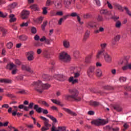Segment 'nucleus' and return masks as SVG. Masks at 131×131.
<instances>
[{
    "label": "nucleus",
    "instance_id": "nucleus-37",
    "mask_svg": "<svg viewBox=\"0 0 131 131\" xmlns=\"http://www.w3.org/2000/svg\"><path fill=\"white\" fill-rule=\"evenodd\" d=\"M48 25V21L46 20L43 23V24L41 25L42 30L44 31L46 29V26Z\"/></svg>",
    "mask_w": 131,
    "mask_h": 131
},
{
    "label": "nucleus",
    "instance_id": "nucleus-7",
    "mask_svg": "<svg viewBox=\"0 0 131 131\" xmlns=\"http://www.w3.org/2000/svg\"><path fill=\"white\" fill-rule=\"evenodd\" d=\"M86 27L88 28H94V29H98L99 28V25L96 24L94 21H89L86 24Z\"/></svg>",
    "mask_w": 131,
    "mask_h": 131
},
{
    "label": "nucleus",
    "instance_id": "nucleus-60",
    "mask_svg": "<svg viewBox=\"0 0 131 131\" xmlns=\"http://www.w3.org/2000/svg\"><path fill=\"white\" fill-rule=\"evenodd\" d=\"M33 106H34V103L31 102L29 104L28 108L30 109H32V108H33Z\"/></svg>",
    "mask_w": 131,
    "mask_h": 131
},
{
    "label": "nucleus",
    "instance_id": "nucleus-50",
    "mask_svg": "<svg viewBox=\"0 0 131 131\" xmlns=\"http://www.w3.org/2000/svg\"><path fill=\"white\" fill-rule=\"evenodd\" d=\"M124 89L126 91H128V92H131V86H124Z\"/></svg>",
    "mask_w": 131,
    "mask_h": 131
},
{
    "label": "nucleus",
    "instance_id": "nucleus-10",
    "mask_svg": "<svg viewBox=\"0 0 131 131\" xmlns=\"http://www.w3.org/2000/svg\"><path fill=\"white\" fill-rule=\"evenodd\" d=\"M95 67L91 66L88 69L87 71V74L89 77H92V76L95 74Z\"/></svg>",
    "mask_w": 131,
    "mask_h": 131
},
{
    "label": "nucleus",
    "instance_id": "nucleus-53",
    "mask_svg": "<svg viewBox=\"0 0 131 131\" xmlns=\"http://www.w3.org/2000/svg\"><path fill=\"white\" fill-rule=\"evenodd\" d=\"M43 55L45 58H47V59H49L50 58V54L47 52H43Z\"/></svg>",
    "mask_w": 131,
    "mask_h": 131
},
{
    "label": "nucleus",
    "instance_id": "nucleus-42",
    "mask_svg": "<svg viewBox=\"0 0 131 131\" xmlns=\"http://www.w3.org/2000/svg\"><path fill=\"white\" fill-rule=\"evenodd\" d=\"M104 90H114V88L112 86L106 85L103 87Z\"/></svg>",
    "mask_w": 131,
    "mask_h": 131
},
{
    "label": "nucleus",
    "instance_id": "nucleus-51",
    "mask_svg": "<svg viewBox=\"0 0 131 131\" xmlns=\"http://www.w3.org/2000/svg\"><path fill=\"white\" fill-rule=\"evenodd\" d=\"M120 82H124L126 80V78L123 77H121L119 79Z\"/></svg>",
    "mask_w": 131,
    "mask_h": 131
},
{
    "label": "nucleus",
    "instance_id": "nucleus-49",
    "mask_svg": "<svg viewBox=\"0 0 131 131\" xmlns=\"http://www.w3.org/2000/svg\"><path fill=\"white\" fill-rule=\"evenodd\" d=\"M7 47L8 49H12V48L13 47V43H12V42H9L7 43Z\"/></svg>",
    "mask_w": 131,
    "mask_h": 131
},
{
    "label": "nucleus",
    "instance_id": "nucleus-54",
    "mask_svg": "<svg viewBox=\"0 0 131 131\" xmlns=\"http://www.w3.org/2000/svg\"><path fill=\"white\" fill-rule=\"evenodd\" d=\"M112 19H113V20H114L115 22H116V21H118V19H119V17L116 16H113L112 17Z\"/></svg>",
    "mask_w": 131,
    "mask_h": 131
},
{
    "label": "nucleus",
    "instance_id": "nucleus-12",
    "mask_svg": "<svg viewBox=\"0 0 131 131\" xmlns=\"http://www.w3.org/2000/svg\"><path fill=\"white\" fill-rule=\"evenodd\" d=\"M29 17V11L27 10H23L21 12V17L22 19L25 20V19H27Z\"/></svg>",
    "mask_w": 131,
    "mask_h": 131
},
{
    "label": "nucleus",
    "instance_id": "nucleus-8",
    "mask_svg": "<svg viewBox=\"0 0 131 131\" xmlns=\"http://www.w3.org/2000/svg\"><path fill=\"white\" fill-rule=\"evenodd\" d=\"M102 55H103L104 61H105L106 63L112 62V57H111V55H109L107 52L102 53Z\"/></svg>",
    "mask_w": 131,
    "mask_h": 131
},
{
    "label": "nucleus",
    "instance_id": "nucleus-38",
    "mask_svg": "<svg viewBox=\"0 0 131 131\" xmlns=\"http://www.w3.org/2000/svg\"><path fill=\"white\" fill-rule=\"evenodd\" d=\"M30 8L32 10H34V11H37V10H38L37 5H36V4H34V5L31 6Z\"/></svg>",
    "mask_w": 131,
    "mask_h": 131
},
{
    "label": "nucleus",
    "instance_id": "nucleus-26",
    "mask_svg": "<svg viewBox=\"0 0 131 131\" xmlns=\"http://www.w3.org/2000/svg\"><path fill=\"white\" fill-rule=\"evenodd\" d=\"M104 31V28L103 27H99V29L97 30L96 29L94 30V33L95 34H98V33H100V32H103Z\"/></svg>",
    "mask_w": 131,
    "mask_h": 131
},
{
    "label": "nucleus",
    "instance_id": "nucleus-19",
    "mask_svg": "<svg viewBox=\"0 0 131 131\" xmlns=\"http://www.w3.org/2000/svg\"><path fill=\"white\" fill-rule=\"evenodd\" d=\"M95 74L97 77H101L103 75V72L102 70L98 69L96 70Z\"/></svg>",
    "mask_w": 131,
    "mask_h": 131
},
{
    "label": "nucleus",
    "instance_id": "nucleus-11",
    "mask_svg": "<svg viewBox=\"0 0 131 131\" xmlns=\"http://www.w3.org/2000/svg\"><path fill=\"white\" fill-rule=\"evenodd\" d=\"M13 108H14L15 110H13V112H12L13 116H16V115H17L18 117H20V116H22V115H23V113H17L18 112V107H17V106H14Z\"/></svg>",
    "mask_w": 131,
    "mask_h": 131
},
{
    "label": "nucleus",
    "instance_id": "nucleus-21",
    "mask_svg": "<svg viewBox=\"0 0 131 131\" xmlns=\"http://www.w3.org/2000/svg\"><path fill=\"white\" fill-rule=\"evenodd\" d=\"M13 68H16V65L13 63H8L6 66V69H9V70H12Z\"/></svg>",
    "mask_w": 131,
    "mask_h": 131
},
{
    "label": "nucleus",
    "instance_id": "nucleus-62",
    "mask_svg": "<svg viewBox=\"0 0 131 131\" xmlns=\"http://www.w3.org/2000/svg\"><path fill=\"white\" fill-rule=\"evenodd\" d=\"M117 44V41H116L115 39H113L112 40V46H115Z\"/></svg>",
    "mask_w": 131,
    "mask_h": 131
},
{
    "label": "nucleus",
    "instance_id": "nucleus-20",
    "mask_svg": "<svg viewBox=\"0 0 131 131\" xmlns=\"http://www.w3.org/2000/svg\"><path fill=\"white\" fill-rule=\"evenodd\" d=\"M34 110H36V112L38 113H41L42 112V108L39 107L38 105L35 104L34 106Z\"/></svg>",
    "mask_w": 131,
    "mask_h": 131
},
{
    "label": "nucleus",
    "instance_id": "nucleus-28",
    "mask_svg": "<svg viewBox=\"0 0 131 131\" xmlns=\"http://www.w3.org/2000/svg\"><path fill=\"white\" fill-rule=\"evenodd\" d=\"M93 57V54L89 55L85 59V63H90L91 62V59Z\"/></svg>",
    "mask_w": 131,
    "mask_h": 131
},
{
    "label": "nucleus",
    "instance_id": "nucleus-9",
    "mask_svg": "<svg viewBox=\"0 0 131 131\" xmlns=\"http://www.w3.org/2000/svg\"><path fill=\"white\" fill-rule=\"evenodd\" d=\"M21 69L25 71H27V72H29V73L31 74H33V70L31 69V68L27 65L23 64L21 66Z\"/></svg>",
    "mask_w": 131,
    "mask_h": 131
},
{
    "label": "nucleus",
    "instance_id": "nucleus-35",
    "mask_svg": "<svg viewBox=\"0 0 131 131\" xmlns=\"http://www.w3.org/2000/svg\"><path fill=\"white\" fill-rule=\"evenodd\" d=\"M19 38L20 40L25 41V40H27V36H26L25 35H22L19 37Z\"/></svg>",
    "mask_w": 131,
    "mask_h": 131
},
{
    "label": "nucleus",
    "instance_id": "nucleus-3",
    "mask_svg": "<svg viewBox=\"0 0 131 131\" xmlns=\"http://www.w3.org/2000/svg\"><path fill=\"white\" fill-rule=\"evenodd\" d=\"M69 93L71 94L70 95H66V100H70L72 99L74 101L76 102H80L81 101V97L78 96L79 92L76 89H70L69 90Z\"/></svg>",
    "mask_w": 131,
    "mask_h": 131
},
{
    "label": "nucleus",
    "instance_id": "nucleus-30",
    "mask_svg": "<svg viewBox=\"0 0 131 131\" xmlns=\"http://www.w3.org/2000/svg\"><path fill=\"white\" fill-rule=\"evenodd\" d=\"M120 63L121 65H127L128 63L127 62V60L126 58H124V59H122L120 61Z\"/></svg>",
    "mask_w": 131,
    "mask_h": 131
},
{
    "label": "nucleus",
    "instance_id": "nucleus-57",
    "mask_svg": "<svg viewBox=\"0 0 131 131\" xmlns=\"http://www.w3.org/2000/svg\"><path fill=\"white\" fill-rule=\"evenodd\" d=\"M28 26V22L27 23H23L21 25H20V27H27Z\"/></svg>",
    "mask_w": 131,
    "mask_h": 131
},
{
    "label": "nucleus",
    "instance_id": "nucleus-64",
    "mask_svg": "<svg viewBox=\"0 0 131 131\" xmlns=\"http://www.w3.org/2000/svg\"><path fill=\"white\" fill-rule=\"evenodd\" d=\"M114 39H115L117 41H119V39H120V35H117L114 37Z\"/></svg>",
    "mask_w": 131,
    "mask_h": 131
},
{
    "label": "nucleus",
    "instance_id": "nucleus-33",
    "mask_svg": "<svg viewBox=\"0 0 131 131\" xmlns=\"http://www.w3.org/2000/svg\"><path fill=\"white\" fill-rule=\"evenodd\" d=\"M2 81V83H12V80L9 79H3V80Z\"/></svg>",
    "mask_w": 131,
    "mask_h": 131
},
{
    "label": "nucleus",
    "instance_id": "nucleus-5",
    "mask_svg": "<svg viewBox=\"0 0 131 131\" xmlns=\"http://www.w3.org/2000/svg\"><path fill=\"white\" fill-rule=\"evenodd\" d=\"M59 59L63 62H69L70 56L66 52H62L60 54Z\"/></svg>",
    "mask_w": 131,
    "mask_h": 131
},
{
    "label": "nucleus",
    "instance_id": "nucleus-45",
    "mask_svg": "<svg viewBox=\"0 0 131 131\" xmlns=\"http://www.w3.org/2000/svg\"><path fill=\"white\" fill-rule=\"evenodd\" d=\"M1 31L3 33V36H5L6 34H7V30L2 28Z\"/></svg>",
    "mask_w": 131,
    "mask_h": 131
},
{
    "label": "nucleus",
    "instance_id": "nucleus-36",
    "mask_svg": "<svg viewBox=\"0 0 131 131\" xmlns=\"http://www.w3.org/2000/svg\"><path fill=\"white\" fill-rule=\"evenodd\" d=\"M55 7H56L57 9H61V8H62V2H59L56 3Z\"/></svg>",
    "mask_w": 131,
    "mask_h": 131
},
{
    "label": "nucleus",
    "instance_id": "nucleus-15",
    "mask_svg": "<svg viewBox=\"0 0 131 131\" xmlns=\"http://www.w3.org/2000/svg\"><path fill=\"white\" fill-rule=\"evenodd\" d=\"M62 110H63V111H65L69 114H70V115H72V116H76V115H77V114H76V113H75L74 112L70 110V109H69V108H66L65 107H63Z\"/></svg>",
    "mask_w": 131,
    "mask_h": 131
},
{
    "label": "nucleus",
    "instance_id": "nucleus-63",
    "mask_svg": "<svg viewBox=\"0 0 131 131\" xmlns=\"http://www.w3.org/2000/svg\"><path fill=\"white\" fill-rule=\"evenodd\" d=\"M49 129H50V128L49 127H46L45 126H43L41 128L42 131L49 130Z\"/></svg>",
    "mask_w": 131,
    "mask_h": 131
},
{
    "label": "nucleus",
    "instance_id": "nucleus-59",
    "mask_svg": "<svg viewBox=\"0 0 131 131\" xmlns=\"http://www.w3.org/2000/svg\"><path fill=\"white\" fill-rule=\"evenodd\" d=\"M43 19V18H42V17H40L37 18V21L38 22V23H39V24H40L41 22H42Z\"/></svg>",
    "mask_w": 131,
    "mask_h": 131
},
{
    "label": "nucleus",
    "instance_id": "nucleus-6",
    "mask_svg": "<svg viewBox=\"0 0 131 131\" xmlns=\"http://www.w3.org/2000/svg\"><path fill=\"white\" fill-rule=\"evenodd\" d=\"M100 46L101 49L98 51V53L96 55L97 59H100V58H101L102 55H103L104 53H106V52H105V48L107 47V44L106 43H101Z\"/></svg>",
    "mask_w": 131,
    "mask_h": 131
},
{
    "label": "nucleus",
    "instance_id": "nucleus-17",
    "mask_svg": "<svg viewBox=\"0 0 131 131\" xmlns=\"http://www.w3.org/2000/svg\"><path fill=\"white\" fill-rule=\"evenodd\" d=\"M72 0H63V4L66 8H69L71 6Z\"/></svg>",
    "mask_w": 131,
    "mask_h": 131
},
{
    "label": "nucleus",
    "instance_id": "nucleus-58",
    "mask_svg": "<svg viewBox=\"0 0 131 131\" xmlns=\"http://www.w3.org/2000/svg\"><path fill=\"white\" fill-rule=\"evenodd\" d=\"M70 16H71V17H77V16H79L78 14H77V13L76 12H72Z\"/></svg>",
    "mask_w": 131,
    "mask_h": 131
},
{
    "label": "nucleus",
    "instance_id": "nucleus-55",
    "mask_svg": "<svg viewBox=\"0 0 131 131\" xmlns=\"http://www.w3.org/2000/svg\"><path fill=\"white\" fill-rule=\"evenodd\" d=\"M58 128L59 130H62V131L66 130V127L65 126H58Z\"/></svg>",
    "mask_w": 131,
    "mask_h": 131
},
{
    "label": "nucleus",
    "instance_id": "nucleus-47",
    "mask_svg": "<svg viewBox=\"0 0 131 131\" xmlns=\"http://www.w3.org/2000/svg\"><path fill=\"white\" fill-rule=\"evenodd\" d=\"M17 6V3L14 2L13 3L10 4L9 5V7H10V8L11 9H14V8H16V6Z\"/></svg>",
    "mask_w": 131,
    "mask_h": 131
},
{
    "label": "nucleus",
    "instance_id": "nucleus-29",
    "mask_svg": "<svg viewBox=\"0 0 131 131\" xmlns=\"http://www.w3.org/2000/svg\"><path fill=\"white\" fill-rule=\"evenodd\" d=\"M101 15H109V12L107 9H102L100 10Z\"/></svg>",
    "mask_w": 131,
    "mask_h": 131
},
{
    "label": "nucleus",
    "instance_id": "nucleus-41",
    "mask_svg": "<svg viewBox=\"0 0 131 131\" xmlns=\"http://www.w3.org/2000/svg\"><path fill=\"white\" fill-rule=\"evenodd\" d=\"M31 31L33 34H35L37 32L36 28L34 27H32L31 28Z\"/></svg>",
    "mask_w": 131,
    "mask_h": 131
},
{
    "label": "nucleus",
    "instance_id": "nucleus-34",
    "mask_svg": "<svg viewBox=\"0 0 131 131\" xmlns=\"http://www.w3.org/2000/svg\"><path fill=\"white\" fill-rule=\"evenodd\" d=\"M115 25L116 28H119L121 27V22L119 20L116 21Z\"/></svg>",
    "mask_w": 131,
    "mask_h": 131
},
{
    "label": "nucleus",
    "instance_id": "nucleus-25",
    "mask_svg": "<svg viewBox=\"0 0 131 131\" xmlns=\"http://www.w3.org/2000/svg\"><path fill=\"white\" fill-rule=\"evenodd\" d=\"M28 93V91L25 90L20 89L16 92V94H20L21 95H26Z\"/></svg>",
    "mask_w": 131,
    "mask_h": 131
},
{
    "label": "nucleus",
    "instance_id": "nucleus-24",
    "mask_svg": "<svg viewBox=\"0 0 131 131\" xmlns=\"http://www.w3.org/2000/svg\"><path fill=\"white\" fill-rule=\"evenodd\" d=\"M90 105L91 106H94V107H98V106H99L100 102H97V101H90Z\"/></svg>",
    "mask_w": 131,
    "mask_h": 131
},
{
    "label": "nucleus",
    "instance_id": "nucleus-44",
    "mask_svg": "<svg viewBox=\"0 0 131 131\" xmlns=\"http://www.w3.org/2000/svg\"><path fill=\"white\" fill-rule=\"evenodd\" d=\"M52 102L54 103V104H56L57 105H60L61 104V102L60 101L56 100V99H51Z\"/></svg>",
    "mask_w": 131,
    "mask_h": 131
},
{
    "label": "nucleus",
    "instance_id": "nucleus-14",
    "mask_svg": "<svg viewBox=\"0 0 131 131\" xmlns=\"http://www.w3.org/2000/svg\"><path fill=\"white\" fill-rule=\"evenodd\" d=\"M40 118L42 119V120L44 121V126L46 127H51L52 125L49 123V120L47 119L46 117L40 116Z\"/></svg>",
    "mask_w": 131,
    "mask_h": 131
},
{
    "label": "nucleus",
    "instance_id": "nucleus-22",
    "mask_svg": "<svg viewBox=\"0 0 131 131\" xmlns=\"http://www.w3.org/2000/svg\"><path fill=\"white\" fill-rule=\"evenodd\" d=\"M63 47L66 48V49H68V48L70 47V42L67 40H64L63 41Z\"/></svg>",
    "mask_w": 131,
    "mask_h": 131
},
{
    "label": "nucleus",
    "instance_id": "nucleus-48",
    "mask_svg": "<svg viewBox=\"0 0 131 131\" xmlns=\"http://www.w3.org/2000/svg\"><path fill=\"white\" fill-rule=\"evenodd\" d=\"M41 104L46 106V107H50V104H49L46 101H41Z\"/></svg>",
    "mask_w": 131,
    "mask_h": 131
},
{
    "label": "nucleus",
    "instance_id": "nucleus-31",
    "mask_svg": "<svg viewBox=\"0 0 131 131\" xmlns=\"http://www.w3.org/2000/svg\"><path fill=\"white\" fill-rule=\"evenodd\" d=\"M47 117H49L53 121V122H58V121L57 120V119L56 118L54 117L53 116H51L50 115H47Z\"/></svg>",
    "mask_w": 131,
    "mask_h": 131
},
{
    "label": "nucleus",
    "instance_id": "nucleus-1",
    "mask_svg": "<svg viewBox=\"0 0 131 131\" xmlns=\"http://www.w3.org/2000/svg\"><path fill=\"white\" fill-rule=\"evenodd\" d=\"M70 70L71 71V73H73L74 76L70 77L69 81L70 82H72L73 84H74V83H77V82H78V80L74 78H78V77L80 76V71L81 69L77 67H72L70 68Z\"/></svg>",
    "mask_w": 131,
    "mask_h": 131
},
{
    "label": "nucleus",
    "instance_id": "nucleus-43",
    "mask_svg": "<svg viewBox=\"0 0 131 131\" xmlns=\"http://www.w3.org/2000/svg\"><path fill=\"white\" fill-rule=\"evenodd\" d=\"M7 16H8L7 13H4L2 12H0V17H1L2 18H6Z\"/></svg>",
    "mask_w": 131,
    "mask_h": 131
},
{
    "label": "nucleus",
    "instance_id": "nucleus-16",
    "mask_svg": "<svg viewBox=\"0 0 131 131\" xmlns=\"http://www.w3.org/2000/svg\"><path fill=\"white\" fill-rule=\"evenodd\" d=\"M27 55H28V61H33L34 57H33V55H34V52L33 51H29L27 53Z\"/></svg>",
    "mask_w": 131,
    "mask_h": 131
},
{
    "label": "nucleus",
    "instance_id": "nucleus-27",
    "mask_svg": "<svg viewBox=\"0 0 131 131\" xmlns=\"http://www.w3.org/2000/svg\"><path fill=\"white\" fill-rule=\"evenodd\" d=\"M113 5L114 6L115 9H118V10H119L120 11H123V10H122V7L121 6H120V5L117 3H114Z\"/></svg>",
    "mask_w": 131,
    "mask_h": 131
},
{
    "label": "nucleus",
    "instance_id": "nucleus-39",
    "mask_svg": "<svg viewBox=\"0 0 131 131\" xmlns=\"http://www.w3.org/2000/svg\"><path fill=\"white\" fill-rule=\"evenodd\" d=\"M124 9L126 11V13H127V15H128V16L131 17V12L129 11V10H128V8H127V7H124Z\"/></svg>",
    "mask_w": 131,
    "mask_h": 131
},
{
    "label": "nucleus",
    "instance_id": "nucleus-61",
    "mask_svg": "<svg viewBox=\"0 0 131 131\" xmlns=\"http://www.w3.org/2000/svg\"><path fill=\"white\" fill-rule=\"evenodd\" d=\"M55 16H63V12L62 11L57 12Z\"/></svg>",
    "mask_w": 131,
    "mask_h": 131
},
{
    "label": "nucleus",
    "instance_id": "nucleus-52",
    "mask_svg": "<svg viewBox=\"0 0 131 131\" xmlns=\"http://www.w3.org/2000/svg\"><path fill=\"white\" fill-rule=\"evenodd\" d=\"M52 3H53V2H52V1L47 0L46 2V6L47 7H50V6H51V4H52Z\"/></svg>",
    "mask_w": 131,
    "mask_h": 131
},
{
    "label": "nucleus",
    "instance_id": "nucleus-46",
    "mask_svg": "<svg viewBox=\"0 0 131 131\" xmlns=\"http://www.w3.org/2000/svg\"><path fill=\"white\" fill-rule=\"evenodd\" d=\"M94 2L97 7H101V2H100V0H94Z\"/></svg>",
    "mask_w": 131,
    "mask_h": 131
},
{
    "label": "nucleus",
    "instance_id": "nucleus-18",
    "mask_svg": "<svg viewBox=\"0 0 131 131\" xmlns=\"http://www.w3.org/2000/svg\"><path fill=\"white\" fill-rule=\"evenodd\" d=\"M42 77L46 81H49V80L52 79V76L46 74H43Z\"/></svg>",
    "mask_w": 131,
    "mask_h": 131
},
{
    "label": "nucleus",
    "instance_id": "nucleus-2",
    "mask_svg": "<svg viewBox=\"0 0 131 131\" xmlns=\"http://www.w3.org/2000/svg\"><path fill=\"white\" fill-rule=\"evenodd\" d=\"M31 86H35V90L38 92V93H40V94L42 93V91H43V90H48L51 88V85L50 84H43L39 80L37 81V82H33L31 84Z\"/></svg>",
    "mask_w": 131,
    "mask_h": 131
},
{
    "label": "nucleus",
    "instance_id": "nucleus-56",
    "mask_svg": "<svg viewBox=\"0 0 131 131\" xmlns=\"http://www.w3.org/2000/svg\"><path fill=\"white\" fill-rule=\"evenodd\" d=\"M7 96L9 98H11V99H15V98H16V96H15L14 95L11 94H7Z\"/></svg>",
    "mask_w": 131,
    "mask_h": 131
},
{
    "label": "nucleus",
    "instance_id": "nucleus-13",
    "mask_svg": "<svg viewBox=\"0 0 131 131\" xmlns=\"http://www.w3.org/2000/svg\"><path fill=\"white\" fill-rule=\"evenodd\" d=\"M54 78H55V79H57L59 81H64V80L66 79V77L63 75H55L54 76Z\"/></svg>",
    "mask_w": 131,
    "mask_h": 131
},
{
    "label": "nucleus",
    "instance_id": "nucleus-4",
    "mask_svg": "<svg viewBox=\"0 0 131 131\" xmlns=\"http://www.w3.org/2000/svg\"><path fill=\"white\" fill-rule=\"evenodd\" d=\"M108 123V120L99 119V120H94L91 122V124H94L97 126H101V125H105Z\"/></svg>",
    "mask_w": 131,
    "mask_h": 131
},
{
    "label": "nucleus",
    "instance_id": "nucleus-32",
    "mask_svg": "<svg viewBox=\"0 0 131 131\" xmlns=\"http://www.w3.org/2000/svg\"><path fill=\"white\" fill-rule=\"evenodd\" d=\"M114 108L115 109V110H116V111H118V112H121V111H122V108L119 105L115 106V107H114Z\"/></svg>",
    "mask_w": 131,
    "mask_h": 131
},
{
    "label": "nucleus",
    "instance_id": "nucleus-40",
    "mask_svg": "<svg viewBox=\"0 0 131 131\" xmlns=\"http://www.w3.org/2000/svg\"><path fill=\"white\" fill-rule=\"evenodd\" d=\"M83 18H84V19H89V18H91V14L90 13L84 14L83 15Z\"/></svg>",
    "mask_w": 131,
    "mask_h": 131
},
{
    "label": "nucleus",
    "instance_id": "nucleus-23",
    "mask_svg": "<svg viewBox=\"0 0 131 131\" xmlns=\"http://www.w3.org/2000/svg\"><path fill=\"white\" fill-rule=\"evenodd\" d=\"M9 17L10 19L9 20L10 23H12L13 22H15L17 20V18L15 17V15L14 14H10L9 15Z\"/></svg>",
    "mask_w": 131,
    "mask_h": 131
}]
</instances>
